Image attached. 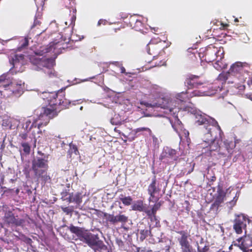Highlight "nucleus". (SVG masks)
Wrapping results in <instances>:
<instances>
[{"instance_id": "nucleus-31", "label": "nucleus", "mask_w": 252, "mask_h": 252, "mask_svg": "<svg viewBox=\"0 0 252 252\" xmlns=\"http://www.w3.org/2000/svg\"><path fill=\"white\" fill-rule=\"evenodd\" d=\"M110 122L113 125H122L124 124V121L121 120L119 115L115 114L111 119Z\"/></svg>"}, {"instance_id": "nucleus-53", "label": "nucleus", "mask_w": 252, "mask_h": 252, "mask_svg": "<svg viewBox=\"0 0 252 252\" xmlns=\"http://www.w3.org/2000/svg\"><path fill=\"white\" fill-rule=\"evenodd\" d=\"M72 194L71 193L69 194V197L67 198V200H68V201L70 203V202H73L72 201H70L71 200H72Z\"/></svg>"}, {"instance_id": "nucleus-23", "label": "nucleus", "mask_w": 252, "mask_h": 252, "mask_svg": "<svg viewBox=\"0 0 252 252\" xmlns=\"http://www.w3.org/2000/svg\"><path fill=\"white\" fill-rule=\"evenodd\" d=\"M59 109H62L61 106L59 105L49 104L46 107H42L41 111L51 119H53L58 116Z\"/></svg>"}, {"instance_id": "nucleus-8", "label": "nucleus", "mask_w": 252, "mask_h": 252, "mask_svg": "<svg viewBox=\"0 0 252 252\" xmlns=\"http://www.w3.org/2000/svg\"><path fill=\"white\" fill-rule=\"evenodd\" d=\"M234 246L239 248L242 252H252L250 248L252 246V241L248 236H244L237 239L233 242Z\"/></svg>"}, {"instance_id": "nucleus-20", "label": "nucleus", "mask_w": 252, "mask_h": 252, "mask_svg": "<svg viewBox=\"0 0 252 252\" xmlns=\"http://www.w3.org/2000/svg\"><path fill=\"white\" fill-rule=\"evenodd\" d=\"M51 119L46 115L44 114L41 111L37 118H36L32 123L31 126V128L33 127H36L37 126L38 132H41L40 127L46 126L49 123L50 120Z\"/></svg>"}, {"instance_id": "nucleus-57", "label": "nucleus", "mask_w": 252, "mask_h": 252, "mask_svg": "<svg viewBox=\"0 0 252 252\" xmlns=\"http://www.w3.org/2000/svg\"><path fill=\"white\" fill-rule=\"evenodd\" d=\"M24 174L26 175V177L29 176V172L27 170L24 171Z\"/></svg>"}, {"instance_id": "nucleus-22", "label": "nucleus", "mask_w": 252, "mask_h": 252, "mask_svg": "<svg viewBox=\"0 0 252 252\" xmlns=\"http://www.w3.org/2000/svg\"><path fill=\"white\" fill-rule=\"evenodd\" d=\"M70 4L71 6L69 7V14L68 19L65 22V24L66 26H71L72 29H73L75 25L77 10L75 6L74 0H71Z\"/></svg>"}, {"instance_id": "nucleus-28", "label": "nucleus", "mask_w": 252, "mask_h": 252, "mask_svg": "<svg viewBox=\"0 0 252 252\" xmlns=\"http://www.w3.org/2000/svg\"><path fill=\"white\" fill-rule=\"evenodd\" d=\"M43 57L44 56H39L35 54V55L31 56L30 60L32 63L39 67Z\"/></svg>"}, {"instance_id": "nucleus-45", "label": "nucleus", "mask_w": 252, "mask_h": 252, "mask_svg": "<svg viewBox=\"0 0 252 252\" xmlns=\"http://www.w3.org/2000/svg\"><path fill=\"white\" fill-rule=\"evenodd\" d=\"M29 131L25 130L24 132L20 133L19 136L23 140H26L28 137Z\"/></svg>"}, {"instance_id": "nucleus-47", "label": "nucleus", "mask_w": 252, "mask_h": 252, "mask_svg": "<svg viewBox=\"0 0 252 252\" xmlns=\"http://www.w3.org/2000/svg\"><path fill=\"white\" fill-rule=\"evenodd\" d=\"M61 209H62V211L63 212L65 213L67 215H68V214L71 213L72 212V210L67 207H62Z\"/></svg>"}, {"instance_id": "nucleus-27", "label": "nucleus", "mask_w": 252, "mask_h": 252, "mask_svg": "<svg viewBox=\"0 0 252 252\" xmlns=\"http://www.w3.org/2000/svg\"><path fill=\"white\" fill-rule=\"evenodd\" d=\"M146 205L144 204L142 200L136 201L131 206L132 210L139 212H143L145 210Z\"/></svg>"}, {"instance_id": "nucleus-34", "label": "nucleus", "mask_w": 252, "mask_h": 252, "mask_svg": "<svg viewBox=\"0 0 252 252\" xmlns=\"http://www.w3.org/2000/svg\"><path fill=\"white\" fill-rule=\"evenodd\" d=\"M134 132L135 134H138L141 132L142 134L144 132H147L149 135H151L152 131L151 129L147 127H140L134 129Z\"/></svg>"}, {"instance_id": "nucleus-19", "label": "nucleus", "mask_w": 252, "mask_h": 252, "mask_svg": "<svg viewBox=\"0 0 252 252\" xmlns=\"http://www.w3.org/2000/svg\"><path fill=\"white\" fill-rule=\"evenodd\" d=\"M248 66V64L246 63H242L237 62L231 65L228 73L232 76H236L238 78H240L241 74L244 71V68Z\"/></svg>"}, {"instance_id": "nucleus-36", "label": "nucleus", "mask_w": 252, "mask_h": 252, "mask_svg": "<svg viewBox=\"0 0 252 252\" xmlns=\"http://www.w3.org/2000/svg\"><path fill=\"white\" fill-rule=\"evenodd\" d=\"M194 163L193 164H191V163H186V167H185L184 169L183 170V171H184V173H186V174H189L191 173L194 169Z\"/></svg>"}, {"instance_id": "nucleus-10", "label": "nucleus", "mask_w": 252, "mask_h": 252, "mask_svg": "<svg viewBox=\"0 0 252 252\" xmlns=\"http://www.w3.org/2000/svg\"><path fill=\"white\" fill-rule=\"evenodd\" d=\"M177 102L175 101L169 102V100L165 98L160 99L158 103L154 104L149 103L147 102L142 101L141 104L145 105L147 107H160L167 110L171 111L173 107L172 106H176Z\"/></svg>"}, {"instance_id": "nucleus-48", "label": "nucleus", "mask_w": 252, "mask_h": 252, "mask_svg": "<svg viewBox=\"0 0 252 252\" xmlns=\"http://www.w3.org/2000/svg\"><path fill=\"white\" fill-rule=\"evenodd\" d=\"M147 215L149 218L151 220L154 218L153 213H152V209L151 210H147L146 207L145 208V210L143 211Z\"/></svg>"}, {"instance_id": "nucleus-41", "label": "nucleus", "mask_w": 252, "mask_h": 252, "mask_svg": "<svg viewBox=\"0 0 252 252\" xmlns=\"http://www.w3.org/2000/svg\"><path fill=\"white\" fill-rule=\"evenodd\" d=\"M149 233L148 230H141L140 232L139 238L141 241H143L148 236Z\"/></svg>"}, {"instance_id": "nucleus-30", "label": "nucleus", "mask_w": 252, "mask_h": 252, "mask_svg": "<svg viewBox=\"0 0 252 252\" xmlns=\"http://www.w3.org/2000/svg\"><path fill=\"white\" fill-rule=\"evenodd\" d=\"M72 194V200L70 201L75 203L77 205H80L82 202V195L81 193L77 192L75 194L73 193Z\"/></svg>"}, {"instance_id": "nucleus-15", "label": "nucleus", "mask_w": 252, "mask_h": 252, "mask_svg": "<svg viewBox=\"0 0 252 252\" xmlns=\"http://www.w3.org/2000/svg\"><path fill=\"white\" fill-rule=\"evenodd\" d=\"M3 220L5 223L9 225L14 226H22L25 223V220L18 218V216H15L11 211H8L5 214Z\"/></svg>"}, {"instance_id": "nucleus-44", "label": "nucleus", "mask_w": 252, "mask_h": 252, "mask_svg": "<svg viewBox=\"0 0 252 252\" xmlns=\"http://www.w3.org/2000/svg\"><path fill=\"white\" fill-rule=\"evenodd\" d=\"M31 124V121L29 120H27L26 121V122L24 124V126H25V130L26 131H29V130H30L31 129H32V128H31V126L32 125Z\"/></svg>"}, {"instance_id": "nucleus-32", "label": "nucleus", "mask_w": 252, "mask_h": 252, "mask_svg": "<svg viewBox=\"0 0 252 252\" xmlns=\"http://www.w3.org/2000/svg\"><path fill=\"white\" fill-rule=\"evenodd\" d=\"M230 75H231V74L228 73V71L226 72H222L219 75L217 80L221 81V83L223 84L225 83Z\"/></svg>"}, {"instance_id": "nucleus-59", "label": "nucleus", "mask_w": 252, "mask_h": 252, "mask_svg": "<svg viewBox=\"0 0 252 252\" xmlns=\"http://www.w3.org/2000/svg\"><path fill=\"white\" fill-rule=\"evenodd\" d=\"M233 246H234V245H233V244H232L231 245H230V246H229V250H231L232 249V247H233Z\"/></svg>"}, {"instance_id": "nucleus-37", "label": "nucleus", "mask_w": 252, "mask_h": 252, "mask_svg": "<svg viewBox=\"0 0 252 252\" xmlns=\"http://www.w3.org/2000/svg\"><path fill=\"white\" fill-rule=\"evenodd\" d=\"M161 206V203L160 202H158L156 203L152 208V213H153V216L154 218L156 219V213L157 211H158Z\"/></svg>"}, {"instance_id": "nucleus-11", "label": "nucleus", "mask_w": 252, "mask_h": 252, "mask_svg": "<svg viewBox=\"0 0 252 252\" xmlns=\"http://www.w3.org/2000/svg\"><path fill=\"white\" fill-rule=\"evenodd\" d=\"M121 212L119 215L114 216L113 214H108L106 212H102L103 218L106 219L107 222L112 224H116L118 222L125 223L128 221V217Z\"/></svg>"}, {"instance_id": "nucleus-42", "label": "nucleus", "mask_w": 252, "mask_h": 252, "mask_svg": "<svg viewBox=\"0 0 252 252\" xmlns=\"http://www.w3.org/2000/svg\"><path fill=\"white\" fill-rule=\"evenodd\" d=\"M41 22L40 20L37 19V18H35L33 25L32 26V29H34L36 28L37 29H39V27L41 26Z\"/></svg>"}, {"instance_id": "nucleus-38", "label": "nucleus", "mask_w": 252, "mask_h": 252, "mask_svg": "<svg viewBox=\"0 0 252 252\" xmlns=\"http://www.w3.org/2000/svg\"><path fill=\"white\" fill-rule=\"evenodd\" d=\"M51 44H52L51 45V46H53L54 49L56 48H58V47L60 49H61V48H64L63 47L61 46L63 44V40H62V39H61L60 40H59V41H57L56 40L53 41L52 43H51Z\"/></svg>"}, {"instance_id": "nucleus-7", "label": "nucleus", "mask_w": 252, "mask_h": 252, "mask_svg": "<svg viewBox=\"0 0 252 252\" xmlns=\"http://www.w3.org/2000/svg\"><path fill=\"white\" fill-rule=\"evenodd\" d=\"M9 62L12 67L9 70V73L13 75L17 72H23V66L25 64V56L23 54H15L9 59Z\"/></svg>"}, {"instance_id": "nucleus-18", "label": "nucleus", "mask_w": 252, "mask_h": 252, "mask_svg": "<svg viewBox=\"0 0 252 252\" xmlns=\"http://www.w3.org/2000/svg\"><path fill=\"white\" fill-rule=\"evenodd\" d=\"M235 147L236 142H233L232 141L226 139L223 142V146L220 148L219 155L223 157H230L232 155Z\"/></svg>"}, {"instance_id": "nucleus-6", "label": "nucleus", "mask_w": 252, "mask_h": 252, "mask_svg": "<svg viewBox=\"0 0 252 252\" xmlns=\"http://www.w3.org/2000/svg\"><path fill=\"white\" fill-rule=\"evenodd\" d=\"M220 52V50L218 48L210 45L202 51L200 49L198 56L202 61L211 63L217 60Z\"/></svg>"}, {"instance_id": "nucleus-14", "label": "nucleus", "mask_w": 252, "mask_h": 252, "mask_svg": "<svg viewBox=\"0 0 252 252\" xmlns=\"http://www.w3.org/2000/svg\"><path fill=\"white\" fill-rule=\"evenodd\" d=\"M221 132V130L219 131H214L213 132L214 134H211L212 137H213L214 135V137L212 139L208 140L205 139V137H207V133L204 134L202 140L204 142L208 144V145L206 146V148L210 152L216 151L217 150L219 151L220 150V148H221V147H220L218 141L216 140L218 134H220Z\"/></svg>"}, {"instance_id": "nucleus-39", "label": "nucleus", "mask_w": 252, "mask_h": 252, "mask_svg": "<svg viewBox=\"0 0 252 252\" xmlns=\"http://www.w3.org/2000/svg\"><path fill=\"white\" fill-rule=\"evenodd\" d=\"M21 146L23 148V151L24 153L27 155L30 154L31 152V147L29 144L27 142H24L21 144Z\"/></svg>"}, {"instance_id": "nucleus-43", "label": "nucleus", "mask_w": 252, "mask_h": 252, "mask_svg": "<svg viewBox=\"0 0 252 252\" xmlns=\"http://www.w3.org/2000/svg\"><path fill=\"white\" fill-rule=\"evenodd\" d=\"M238 197L239 194L237 195V193H236L235 194V196L233 197V199L228 202L227 203L230 204L231 207L234 206L236 204V203L238 199Z\"/></svg>"}, {"instance_id": "nucleus-2", "label": "nucleus", "mask_w": 252, "mask_h": 252, "mask_svg": "<svg viewBox=\"0 0 252 252\" xmlns=\"http://www.w3.org/2000/svg\"><path fill=\"white\" fill-rule=\"evenodd\" d=\"M69 229L72 233L75 234L80 240L87 244L90 247L96 251L106 250L107 247L103 241L99 239L98 235L94 234L82 228L71 225Z\"/></svg>"}, {"instance_id": "nucleus-1", "label": "nucleus", "mask_w": 252, "mask_h": 252, "mask_svg": "<svg viewBox=\"0 0 252 252\" xmlns=\"http://www.w3.org/2000/svg\"><path fill=\"white\" fill-rule=\"evenodd\" d=\"M203 93L198 91L194 90L191 92L186 91L185 92H182L177 95L176 100L169 99L165 98L169 100V102L175 101L177 102L176 106H172L173 108L171 111L167 110L166 113H172L173 116V119L170 120V123L174 130L178 132V130L182 128V124L180 120L179 119L177 115V112L181 109V106L179 105V102H186L190 100V99L194 96H201Z\"/></svg>"}, {"instance_id": "nucleus-5", "label": "nucleus", "mask_w": 252, "mask_h": 252, "mask_svg": "<svg viewBox=\"0 0 252 252\" xmlns=\"http://www.w3.org/2000/svg\"><path fill=\"white\" fill-rule=\"evenodd\" d=\"M40 97L49 104L59 105L61 109L68 108L70 102L65 98V92L60 90L57 93L44 92L40 94Z\"/></svg>"}, {"instance_id": "nucleus-56", "label": "nucleus", "mask_w": 252, "mask_h": 252, "mask_svg": "<svg viewBox=\"0 0 252 252\" xmlns=\"http://www.w3.org/2000/svg\"><path fill=\"white\" fill-rule=\"evenodd\" d=\"M114 130L115 132H118L119 133H121V130L118 129V127H115L114 128Z\"/></svg>"}, {"instance_id": "nucleus-9", "label": "nucleus", "mask_w": 252, "mask_h": 252, "mask_svg": "<svg viewBox=\"0 0 252 252\" xmlns=\"http://www.w3.org/2000/svg\"><path fill=\"white\" fill-rule=\"evenodd\" d=\"M176 232L181 235V237L178 238V241L181 246L182 252H191V246L188 240V238L190 236L189 233L187 230L178 231Z\"/></svg>"}, {"instance_id": "nucleus-21", "label": "nucleus", "mask_w": 252, "mask_h": 252, "mask_svg": "<svg viewBox=\"0 0 252 252\" xmlns=\"http://www.w3.org/2000/svg\"><path fill=\"white\" fill-rule=\"evenodd\" d=\"M39 67L45 68L44 72L47 73L49 77H51L54 76L55 70L53 69V66L55 65V61L51 59L43 57Z\"/></svg>"}, {"instance_id": "nucleus-50", "label": "nucleus", "mask_w": 252, "mask_h": 252, "mask_svg": "<svg viewBox=\"0 0 252 252\" xmlns=\"http://www.w3.org/2000/svg\"><path fill=\"white\" fill-rule=\"evenodd\" d=\"M208 250L209 248L205 246L201 250H199V252H206Z\"/></svg>"}, {"instance_id": "nucleus-60", "label": "nucleus", "mask_w": 252, "mask_h": 252, "mask_svg": "<svg viewBox=\"0 0 252 252\" xmlns=\"http://www.w3.org/2000/svg\"><path fill=\"white\" fill-rule=\"evenodd\" d=\"M31 241H32L31 239H30V238H28V243H30V242H31Z\"/></svg>"}, {"instance_id": "nucleus-40", "label": "nucleus", "mask_w": 252, "mask_h": 252, "mask_svg": "<svg viewBox=\"0 0 252 252\" xmlns=\"http://www.w3.org/2000/svg\"><path fill=\"white\" fill-rule=\"evenodd\" d=\"M122 202L125 206H129L132 202V198L130 196H127L124 198H122Z\"/></svg>"}, {"instance_id": "nucleus-63", "label": "nucleus", "mask_w": 252, "mask_h": 252, "mask_svg": "<svg viewBox=\"0 0 252 252\" xmlns=\"http://www.w3.org/2000/svg\"><path fill=\"white\" fill-rule=\"evenodd\" d=\"M250 81H251V84H252V78L251 79Z\"/></svg>"}, {"instance_id": "nucleus-26", "label": "nucleus", "mask_w": 252, "mask_h": 252, "mask_svg": "<svg viewBox=\"0 0 252 252\" xmlns=\"http://www.w3.org/2000/svg\"><path fill=\"white\" fill-rule=\"evenodd\" d=\"M129 24L130 26L135 31H141L143 30V23L135 16L130 17L129 18Z\"/></svg>"}, {"instance_id": "nucleus-3", "label": "nucleus", "mask_w": 252, "mask_h": 252, "mask_svg": "<svg viewBox=\"0 0 252 252\" xmlns=\"http://www.w3.org/2000/svg\"><path fill=\"white\" fill-rule=\"evenodd\" d=\"M194 124L197 126L203 125L205 128L204 133H207L205 139H212L211 134H214V131H221V128L217 121L214 119L200 113L195 112L194 115Z\"/></svg>"}, {"instance_id": "nucleus-55", "label": "nucleus", "mask_w": 252, "mask_h": 252, "mask_svg": "<svg viewBox=\"0 0 252 252\" xmlns=\"http://www.w3.org/2000/svg\"><path fill=\"white\" fill-rule=\"evenodd\" d=\"M152 138L154 142H156L158 141V138L155 136H153Z\"/></svg>"}, {"instance_id": "nucleus-49", "label": "nucleus", "mask_w": 252, "mask_h": 252, "mask_svg": "<svg viewBox=\"0 0 252 252\" xmlns=\"http://www.w3.org/2000/svg\"><path fill=\"white\" fill-rule=\"evenodd\" d=\"M5 80H6V78H5V75H1V76H0V87L1 86H3V85L4 84H1V83H2V82H4Z\"/></svg>"}, {"instance_id": "nucleus-62", "label": "nucleus", "mask_w": 252, "mask_h": 252, "mask_svg": "<svg viewBox=\"0 0 252 252\" xmlns=\"http://www.w3.org/2000/svg\"><path fill=\"white\" fill-rule=\"evenodd\" d=\"M228 26V24H225L223 25V27H227Z\"/></svg>"}, {"instance_id": "nucleus-52", "label": "nucleus", "mask_w": 252, "mask_h": 252, "mask_svg": "<svg viewBox=\"0 0 252 252\" xmlns=\"http://www.w3.org/2000/svg\"><path fill=\"white\" fill-rule=\"evenodd\" d=\"M120 70H121V72L122 73H124L126 72V69H125V68L124 66H122L120 68Z\"/></svg>"}, {"instance_id": "nucleus-17", "label": "nucleus", "mask_w": 252, "mask_h": 252, "mask_svg": "<svg viewBox=\"0 0 252 252\" xmlns=\"http://www.w3.org/2000/svg\"><path fill=\"white\" fill-rule=\"evenodd\" d=\"M247 220L249 219L244 214L236 216L233 227L236 233L241 234L242 233V229L246 227Z\"/></svg>"}, {"instance_id": "nucleus-4", "label": "nucleus", "mask_w": 252, "mask_h": 252, "mask_svg": "<svg viewBox=\"0 0 252 252\" xmlns=\"http://www.w3.org/2000/svg\"><path fill=\"white\" fill-rule=\"evenodd\" d=\"M48 157L44 158L36 157L32 162V169L34 175L37 179H40L44 183H50L51 178L47 175L48 169Z\"/></svg>"}, {"instance_id": "nucleus-46", "label": "nucleus", "mask_w": 252, "mask_h": 252, "mask_svg": "<svg viewBox=\"0 0 252 252\" xmlns=\"http://www.w3.org/2000/svg\"><path fill=\"white\" fill-rule=\"evenodd\" d=\"M70 149H71V152L72 153H74L76 155H77L78 154H79V151L78 150V148L75 145H70Z\"/></svg>"}, {"instance_id": "nucleus-12", "label": "nucleus", "mask_w": 252, "mask_h": 252, "mask_svg": "<svg viewBox=\"0 0 252 252\" xmlns=\"http://www.w3.org/2000/svg\"><path fill=\"white\" fill-rule=\"evenodd\" d=\"M228 189L224 191L223 189V185L219 183L217 186V196L214 202L212 205V207L218 208L221 204L228 197L229 194H227Z\"/></svg>"}, {"instance_id": "nucleus-16", "label": "nucleus", "mask_w": 252, "mask_h": 252, "mask_svg": "<svg viewBox=\"0 0 252 252\" xmlns=\"http://www.w3.org/2000/svg\"><path fill=\"white\" fill-rule=\"evenodd\" d=\"M160 189L157 184V180L156 176H154L152 178L151 183L148 187V193L150 195L149 201L153 202L157 201L158 199V197L156 196L157 194H158L160 192Z\"/></svg>"}, {"instance_id": "nucleus-13", "label": "nucleus", "mask_w": 252, "mask_h": 252, "mask_svg": "<svg viewBox=\"0 0 252 252\" xmlns=\"http://www.w3.org/2000/svg\"><path fill=\"white\" fill-rule=\"evenodd\" d=\"M163 48L161 41L155 42V39H151L147 45V50L149 54L153 58L158 57L161 53Z\"/></svg>"}, {"instance_id": "nucleus-61", "label": "nucleus", "mask_w": 252, "mask_h": 252, "mask_svg": "<svg viewBox=\"0 0 252 252\" xmlns=\"http://www.w3.org/2000/svg\"><path fill=\"white\" fill-rule=\"evenodd\" d=\"M38 154L39 155H43L44 154L41 153V152H38Z\"/></svg>"}, {"instance_id": "nucleus-35", "label": "nucleus", "mask_w": 252, "mask_h": 252, "mask_svg": "<svg viewBox=\"0 0 252 252\" xmlns=\"http://www.w3.org/2000/svg\"><path fill=\"white\" fill-rule=\"evenodd\" d=\"M29 45V39L27 37L22 39L20 42V45L18 47V50L20 51L22 49L26 48Z\"/></svg>"}, {"instance_id": "nucleus-54", "label": "nucleus", "mask_w": 252, "mask_h": 252, "mask_svg": "<svg viewBox=\"0 0 252 252\" xmlns=\"http://www.w3.org/2000/svg\"><path fill=\"white\" fill-rule=\"evenodd\" d=\"M126 197V196H125L123 194H121L119 197V199L122 201V198H124Z\"/></svg>"}, {"instance_id": "nucleus-64", "label": "nucleus", "mask_w": 252, "mask_h": 252, "mask_svg": "<svg viewBox=\"0 0 252 252\" xmlns=\"http://www.w3.org/2000/svg\"><path fill=\"white\" fill-rule=\"evenodd\" d=\"M137 252H139L140 248H137Z\"/></svg>"}, {"instance_id": "nucleus-25", "label": "nucleus", "mask_w": 252, "mask_h": 252, "mask_svg": "<svg viewBox=\"0 0 252 252\" xmlns=\"http://www.w3.org/2000/svg\"><path fill=\"white\" fill-rule=\"evenodd\" d=\"M3 87L5 88L8 87L9 89L16 96L21 95L23 92V87L21 84L11 83L8 85H4Z\"/></svg>"}, {"instance_id": "nucleus-51", "label": "nucleus", "mask_w": 252, "mask_h": 252, "mask_svg": "<svg viewBox=\"0 0 252 252\" xmlns=\"http://www.w3.org/2000/svg\"><path fill=\"white\" fill-rule=\"evenodd\" d=\"M216 180V177L215 175L212 176L211 177V178L209 179L210 182H213L215 181Z\"/></svg>"}, {"instance_id": "nucleus-33", "label": "nucleus", "mask_w": 252, "mask_h": 252, "mask_svg": "<svg viewBox=\"0 0 252 252\" xmlns=\"http://www.w3.org/2000/svg\"><path fill=\"white\" fill-rule=\"evenodd\" d=\"M165 153L166 154V156L171 158H174V160H177L178 157L176 156L177 151L175 150L167 148L165 150Z\"/></svg>"}, {"instance_id": "nucleus-58", "label": "nucleus", "mask_w": 252, "mask_h": 252, "mask_svg": "<svg viewBox=\"0 0 252 252\" xmlns=\"http://www.w3.org/2000/svg\"><path fill=\"white\" fill-rule=\"evenodd\" d=\"M27 193L28 195H30L32 193V191L30 189H28L27 190Z\"/></svg>"}, {"instance_id": "nucleus-24", "label": "nucleus", "mask_w": 252, "mask_h": 252, "mask_svg": "<svg viewBox=\"0 0 252 252\" xmlns=\"http://www.w3.org/2000/svg\"><path fill=\"white\" fill-rule=\"evenodd\" d=\"M185 84L189 89L194 88H198L199 86L203 84V83L199 80V77L195 75H190L186 78Z\"/></svg>"}, {"instance_id": "nucleus-29", "label": "nucleus", "mask_w": 252, "mask_h": 252, "mask_svg": "<svg viewBox=\"0 0 252 252\" xmlns=\"http://www.w3.org/2000/svg\"><path fill=\"white\" fill-rule=\"evenodd\" d=\"M242 156L244 157L252 156V141L248 143L244 148Z\"/></svg>"}]
</instances>
